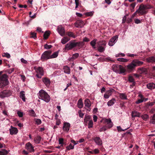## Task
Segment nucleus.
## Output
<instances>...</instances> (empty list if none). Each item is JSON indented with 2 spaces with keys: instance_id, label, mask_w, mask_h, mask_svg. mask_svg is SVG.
<instances>
[{
  "instance_id": "obj_8",
  "label": "nucleus",
  "mask_w": 155,
  "mask_h": 155,
  "mask_svg": "<svg viewBox=\"0 0 155 155\" xmlns=\"http://www.w3.org/2000/svg\"><path fill=\"white\" fill-rule=\"evenodd\" d=\"M118 36L117 35H115L111 38L108 42V45L112 46L114 45L117 40Z\"/></svg>"
},
{
  "instance_id": "obj_40",
  "label": "nucleus",
  "mask_w": 155,
  "mask_h": 155,
  "mask_svg": "<svg viewBox=\"0 0 155 155\" xmlns=\"http://www.w3.org/2000/svg\"><path fill=\"white\" fill-rule=\"evenodd\" d=\"M128 81L131 83L135 82L134 79L132 75H129L128 78Z\"/></svg>"
},
{
  "instance_id": "obj_30",
  "label": "nucleus",
  "mask_w": 155,
  "mask_h": 155,
  "mask_svg": "<svg viewBox=\"0 0 155 155\" xmlns=\"http://www.w3.org/2000/svg\"><path fill=\"white\" fill-rule=\"evenodd\" d=\"M78 106L79 108H81L83 107V104L81 99H80L78 100Z\"/></svg>"
},
{
  "instance_id": "obj_28",
  "label": "nucleus",
  "mask_w": 155,
  "mask_h": 155,
  "mask_svg": "<svg viewBox=\"0 0 155 155\" xmlns=\"http://www.w3.org/2000/svg\"><path fill=\"white\" fill-rule=\"evenodd\" d=\"M146 60L148 62H155V57L154 56H151L147 58Z\"/></svg>"
},
{
  "instance_id": "obj_53",
  "label": "nucleus",
  "mask_w": 155,
  "mask_h": 155,
  "mask_svg": "<svg viewBox=\"0 0 155 155\" xmlns=\"http://www.w3.org/2000/svg\"><path fill=\"white\" fill-rule=\"evenodd\" d=\"M107 127L106 126H104L100 129L99 131L100 132L105 131L107 130Z\"/></svg>"
},
{
  "instance_id": "obj_62",
  "label": "nucleus",
  "mask_w": 155,
  "mask_h": 155,
  "mask_svg": "<svg viewBox=\"0 0 155 155\" xmlns=\"http://www.w3.org/2000/svg\"><path fill=\"white\" fill-rule=\"evenodd\" d=\"M143 100L142 99H138L135 102V103L136 104H139L140 103L143 102Z\"/></svg>"
},
{
  "instance_id": "obj_4",
  "label": "nucleus",
  "mask_w": 155,
  "mask_h": 155,
  "mask_svg": "<svg viewBox=\"0 0 155 155\" xmlns=\"http://www.w3.org/2000/svg\"><path fill=\"white\" fill-rule=\"evenodd\" d=\"M77 44L74 40L71 41L65 45L64 50V51L71 50L75 47L77 45Z\"/></svg>"
},
{
  "instance_id": "obj_11",
  "label": "nucleus",
  "mask_w": 155,
  "mask_h": 155,
  "mask_svg": "<svg viewBox=\"0 0 155 155\" xmlns=\"http://www.w3.org/2000/svg\"><path fill=\"white\" fill-rule=\"evenodd\" d=\"M34 69L35 70L37 74H39L42 75H44V71L43 68L40 67H34Z\"/></svg>"
},
{
  "instance_id": "obj_17",
  "label": "nucleus",
  "mask_w": 155,
  "mask_h": 155,
  "mask_svg": "<svg viewBox=\"0 0 155 155\" xmlns=\"http://www.w3.org/2000/svg\"><path fill=\"white\" fill-rule=\"evenodd\" d=\"M0 81L9 83L8 79V76L6 74H4L1 76L0 77Z\"/></svg>"
},
{
  "instance_id": "obj_60",
  "label": "nucleus",
  "mask_w": 155,
  "mask_h": 155,
  "mask_svg": "<svg viewBox=\"0 0 155 155\" xmlns=\"http://www.w3.org/2000/svg\"><path fill=\"white\" fill-rule=\"evenodd\" d=\"M3 56L6 57L8 58H9L10 57V54L7 53H4L3 54Z\"/></svg>"
},
{
  "instance_id": "obj_36",
  "label": "nucleus",
  "mask_w": 155,
  "mask_h": 155,
  "mask_svg": "<svg viewBox=\"0 0 155 155\" xmlns=\"http://www.w3.org/2000/svg\"><path fill=\"white\" fill-rule=\"evenodd\" d=\"M58 51H56L54 52L52 55L50 54V59L56 58L58 55Z\"/></svg>"
},
{
  "instance_id": "obj_15",
  "label": "nucleus",
  "mask_w": 155,
  "mask_h": 155,
  "mask_svg": "<svg viewBox=\"0 0 155 155\" xmlns=\"http://www.w3.org/2000/svg\"><path fill=\"white\" fill-rule=\"evenodd\" d=\"M75 26L77 28H82L84 25V22L81 20H78L74 23Z\"/></svg>"
},
{
  "instance_id": "obj_14",
  "label": "nucleus",
  "mask_w": 155,
  "mask_h": 155,
  "mask_svg": "<svg viewBox=\"0 0 155 155\" xmlns=\"http://www.w3.org/2000/svg\"><path fill=\"white\" fill-rule=\"evenodd\" d=\"M70 124L68 122H64L63 127V130L65 132H68L70 127Z\"/></svg>"
},
{
  "instance_id": "obj_27",
  "label": "nucleus",
  "mask_w": 155,
  "mask_h": 155,
  "mask_svg": "<svg viewBox=\"0 0 155 155\" xmlns=\"http://www.w3.org/2000/svg\"><path fill=\"white\" fill-rule=\"evenodd\" d=\"M147 87L150 89H153L155 88V84L153 83H150L147 85Z\"/></svg>"
},
{
  "instance_id": "obj_18",
  "label": "nucleus",
  "mask_w": 155,
  "mask_h": 155,
  "mask_svg": "<svg viewBox=\"0 0 155 155\" xmlns=\"http://www.w3.org/2000/svg\"><path fill=\"white\" fill-rule=\"evenodd\" d=\"M26 148L30 152H33L34 147L29 142L27 143L25 145Z\"/></svg>"
},
{
  "instance_id": "obj_42",
  "label": "nucleus",
  "mask_w": 155,
  "mask_h": 155,
  "mask_svg": "<svg viewBox=\"0 0 155 155\" xmlns=\"http://www.w3.org/2000/svg\"><path fill=\"white\" fill-rule=\"evenodd\" d=\"M67 35L69 36L72 37L73 38H74L76 37V36L74 35L73 32H68L67 33Z\"/></svg>"
},
{
  "instance_id": "obj_25",
  "label": "nucleus",
  "mask_w": 155,
  "mask_h": 155,
  "mask_svg": "<svg viewBox=\"0 0 155 155\" xmlns=\"http://www.w3.org/2000/svg\"><path fill=\"white\" fill-rule=\"evenodd\" d=\"M119 96L122 100H127V96L124 93H119Z\"/></svg>"
},
{
  "instance_id": "obj_39",
  "label": "nucleus",
  "mask_w": 155,
  "mask_h": 155,
  "mask_svg": "<svg viewBox=\"0 0 155 155\" xmlns=\"http://www.w3.org/2000/svg\"><path fill=\"white\" fill-rule=\"evenodd\" d=\"M97 41V39H94L93 41H91L90 42L91 45L93 48H95V45Z\"/></svg>"
},
{
  "instance_id": "obj_29",
  "label": "nucleus",
  "mask_w": 155,
  "mask_h": 155,
  "mask_svg": "<svg viewBox=\"0 0 155 155\" xmlns=\"http://www.w3.org/2000/svg\"><path fill=\"white\" fill-rule=\"evenodd\" d=\"M64 71L65 73L67 74H70V68L67 66H64L63 68Z\"/></svg>"
},
{
  "instance_id": "obj_9",
  "label": "nucleus",
  "mask_w": 155,
  "mask_h": 155,
  "mask_svg": "<svg viewBox=\"0 0 155 155\" xmlns=\"http://www.w3.org/2000/svg\"><path fill=\"white\" fill-rule=\"evenodd\" d=\"M57 31L61 36H63L65 35V30L64 28L61 25H60L57 27Z\"/></svg>"
},
{
  "instance_id": "obj_26",
  "label": "nucleus",
  "mask_w": 155,
  "mask_h": 155,
  "mask_svg": "<svg viewBox=\"0 0 155 155\" xmlns=\"http://www.w3.org/2000/svg\"><path fill=\"white\" fill-rule=\"evenodd\" d=\"M70 40V39L67 37H64L61 40V43L63 44H64Z\"/></svg>"
},
{
  "instance_id": "obj_63",
  "label": "nucleus",
  "mask_w": 155,
  "mask_h": 155,
  "mask_svg": "<svg viewBox=\"0 0 155 155\" xmlns=\"http://www.w3.org/2000/svg\"><path fill=\"white\" fill-rule=\"evenodd\" d=\"M135 23L137 24L140 23L141 22V21L138 19H136L134 20Z\"/></svg>"
},
{
  "instance_id": "obj_61",
  "label": "nucleus",
  "mask_w": 155,
  "mask_h": 155,
  "mask_svg": "<svg viewBox=\"0 0 155 155\" xmlns=\"http://www.w3.org/2000/svg\"><path fill=\"white\" fill-rule=\"evenodd\" d=\"M59 143L60 144L62 145L64 143V139L63 138H60L59 139Z\"/></svg>"
},
{
  "instance_id": "obj_41",
  "label": "nucleus",
  "mask_w": 155,
  "mask_h": 155,
  "mask_svg": "<svg viewBox=\"0 0 155 155\" xmlns=\"http://www.w3.org/2000/svg\"><path fill=\"white\" fill-rule=\"evenodd\" d=\"M79 55V54L78 53H76L74 54L72 57L70 58V60L75 59L78 58Z\"/></svg>"
},
{
  "instance_id": "obj_43",
  "label": "nucleus",
  "mask_w": 155,
  "mask_h": 155,
  "mask_svg": "<svg viewBox=\"0 0 155 155\" xmlns=\"http://www.w3.org/2000/svg\"><path fill=\"white\" fill-rule=\"evenodd\" d=\"M143 6L144 8L146 10L147 9H150L153 8V7L151 5L149 4L143 5Z\"/></svg>"
},
{
  "instance_id": "obj_16",
  "label": "nucleus",
  "mask_w": 155,
  "mask_h": 155,
  "mask_svg": "<svg viewBox=\"0 0 155 155\" xmlns=\"http://www.w3.org/2000/svg\"><path fill=\"white\" fill-rule=\"evenodd\" d=\"M10 134L11 135L16 134L18 132V130L16 128L13 127L12 126L9 129Z\"/></svg>"
},
{
  "instance_id": "obj_48",
  "label": "nucleus",
  "mask_w": 155,
  "mask_h": 155,
  "mask_svg": "<svg viewBox=\"0 0 155 155\" xmlns=\"http://www.w3.org/2000/svg\"><path fill=\"white\" fill-rule=\"evenodd\" d=\"M93 122L92 120H90L88 123V128H90L93 127Z\"/></svg>"
},
{
  "instance_id": "obj_57",
  "label": "nucleus",
  "mask_w": 155,
  "mask_h": 155,
  "mask_svg": "<svg viewBox=\"0 0 155 155\" xmlns=\"http://www.w3.org/2000/svg\"><path fill=\"white\" fill-rule=\"evenodd\" d=\"M76 43H78L77 45V46H79V47H80V46L82 47L84 45V44L83 43V42H76Z\"/></svg>"
},
{
  "instance_id": "obj_19",
  "label": "nucleus",
  "mask_w": 155,
  "mask_h": 155,
  "mask_svg": "<svg viewBox=\"0 0 155 155\" xmlns=\"http://www.w3.org/2000/svg\"><path fill=\"white\" fill-rule=\"evenodd\" d=\"M94 140L96 144L99 145H101L102 144V142L101 139L99 137H97L94 138Z\"/></svg>"
},
{
  "instance_id": "obj_46",
  "label": "nucleus",
  "mask_w": 155,
  "mask_h": 155,
  "mask_svg": "<svg viewBox=\"0 0 155 155\" xmlns=\"http://www.w3.org/2000/svg\"><path fill=\"white\" fill-rule=\"evenodd\" d=\"M34 120L35 122V124L38 125L40 124L41 123V121L39 119L35 118Z\"/></svg>"
},
{
  "instance_id": "obj_55",
  "label": "nucleus",
  "mask_w": 155,
  "mask_h": 155,
  "mask_svg": "<svg viewBox=\"0 0 155 155\" xmlns=\"http://www.w3.org/2000/svg\"><path fill=\"white\" fill-rule=\"evenodd\" d=\"M117 128L118 131L119 132H121V131H124L127 129H126L124 130H123L121 128V127L120 126H117Z\"/></svg>"
},
{
  "instance_id": "obj_44",
  "label": "nucleus",
  "mask_w": 155,
  "mask_h": 155,
  "mask_svg": "<svg viewBox=\"0 0 155 155\" xmlns=\"http://www.w3.org/2000/svg\"><path fill=\"white\" fill-rule=\"evenodd\" d=\"M94 13V11H91L89 12H87L85 13V15L87 16H92Z\"/></svg>"
},
{
  "instance_id": "obj_54",
  "label": "nucleus",
  "mask_w": 155,
  "mask_h": 155,
  "mask_svg": "<svg viewBox=\"0 0 155 155\" xmlns=\"http://www.w3.org/2000/svg\"><path fill=\"white\" fill-rule=\"evenodd\" d=\"M44 47L46 49H48L51 48L52 47V46L51 45H48L47 44H46L44 45Z\"/></svg>"
},
{
  "instance_id": "obj_3",
  "label": "nucleus",
  "mask_w": 155,
  "mask_h": 155,
  "mask_svg": "<svg viewBox=\"0 0 155 155\" xmlns=\"http://www.w3.org/2000/svg\"><path fill=\"white\" fill-rule=\"evenodd\" d=\"M112 68L113 71L117 73L122 74L125 72V70L124 67L120 65H113Z\"/></svg>"
},
{
  "instance_id": "obj_12",
  "label": "nucleus",
  "mask_w": 155,
  "mask_h": 155,
  "mask_svg": "<svg viewBox=\"0 0 155 155\" xmlns=\"http://www.w3.org/2000/svg\"><path fill=\"white\" fill-rule=\"evenodd\" d=\"M84 105L86 107V109L89 111H90L91 108L90 107L91 106V104L90 101L88 99H86L84 101Z\"/></svg>"
},
{
  "instance_id": "obj_20",
  "label": "nucleus",
  "mask_w": 155,
  "mask_h": 155,
  "mask_svg": "<svg viewBox=\"0 0 155 155\" xmlns=\"http://www.w3.org/2000/svg\"><path fill=\"white\" fill-rule=\"evenodd\" d=\"M42 81L47 87L50 85L51 82L50 79L46 77L44 78H42Z\"/></svg>"
},
{
  "instance_id": "obj_45",
  "label": "nucleus",
  "mask_w": 155,
  "mask_h": 155,
  "mask_svg": "<svg viewBox=\"0 0 155 155\" xmlns=\"http://www.w3.org/2000/svg\"><path fill=\"white\" fill-rule=\"evenodd\" d=\"M74 146L70 143L68 146H67L66 148L68 150L73 149L74 148Z\"/></svg>"
},
{
  "instance_id": "obj_21",
  "label": "nucleus",
  "mask_w": 155,
  "mask_h": 155,
  "mask_svg": "<svg viewBox=\"0 0 155 155\" xmlns=\"http://www.w3.org/2000/svg\"><path fill=\"white\" fill-rule=\"evenodd\" d=\"M132 116L133 117H140L141 116V114L135 111H133L132 112Z\"/></svg>"
},
{
  "instance_id": "obj_64",
  "label": "nucleus",
  "mask_w": 155,
  "mask_h": 155,
  "mask_svg": "<svg viewBox=\"0 0 155 155\" xmlns=\"http://www.w3.org/2000/svg\"><path fill=\"white\" fill-rule=\"evenodd\" d=\"M155 103H154V101L152 102H149L147 103V105L148 106H153Z\"/></svg>"
},
{
  "instance_id": "obj_49",
  "label": "nucleus",
  "mask_w": 155,
  "mask_h": 155,
  "mask_svg": "<svg viewBox=\"0 0 155 155\" xmlns=\"http://www.w3.org/2000/svg\"><path fill=\"white\" fill-rule=\"evenodd\" d=\"M136 5V3H133L131 4L130 5L131 10L132 12L134 11V9L135 8Z\"/></svg>"
},
{
  "instance_id": "obj_33",
  "label": "nucleus",
  "mask_w": 155,
  "mask_h": 155,
  "mask_svg": "<svg viewBox=\"0 0 155 155\" xmlns=\"http://www.w3.org/2000/svg\"><path fill=\"white\" fill-rule=\"evenodd\" d=\"M107 43L105 41H101L98 42V45L102 46L104 47H106Z\"/></svg>"
},
{
  "instance_id": "obj_6",
  "label": "nucleus",
  "mask_w": 155,
  "mask_h": 155,
  "mask_svg": "<svg viewBox=\"0 0 155 155\" xmlns=\"http://www.w3.org/2000/svg\"><path fill=\"white\" fill-rule=\"evenodd\" d=\"M12 94L11 91L9 90H5L0 92V98L3 99L10 96Z\"/></svg>"
},
{
  "instance_id": "obj_38",
  "label": "nucleus",
  "mask_w": 155,
  "mask_h": 155,
  "mask_svg": "<svg viewBox=\"0 0 155 155\" xmlns=\"http://www.w3.org/2000/svg\"><path fill=\"white\" fill-rule=\"evenodd\" d=\"M117 60L118 61L126 62L128 61V59L124 58H119L117 59Z\"/></svg>"
},
{
  "instance_id": "obj_37",
  "label": "nucleus",
  "mask_w": 155,
  "mask_h": 155,
  "mask_svg": "<svg viewBox=\"0 0 155 155\" xmlns=\"http://www.w3.org/2000/svg\"><path fill=\"white\" fill-rule=\"evenodd\" d=\"M8 153V151L5 149H2L0 151V155H7Z\"/></svg>"
},
{
  "instance_id": "obj_58",
  "label": "nucleus",
  "mask_w": 155,
  "mask_h": 155,
  "mask_svg": "<svg viewBox=\"0 0 155 155\" xmlns=\"http://www.w3.org/2000/svg\"><path fill=\"white\" fill-rule=\"evenodd\" d=\"M78 113L79 117L81 118H83L84 115V114L82 113L81 112V110H79L78 111Z\"/></svg>"
},
{
  "instance_id": "obj_51",
  "label": "nucleus",
  "mask_w": 155,
  "mask_h": 155,
  "mask_svg": "<svg viewBox=\"0 0 155 155\" xmlns=\"http://www.w3.org/2000/svg\"><path fill=\"white\" fill-rule=\"evenodd\" d=\"M150 122L153 124H155V114L153 116L152 118L150 120Z\"/></svg>"
},
{
  "instance_id": "obj_52",
  "label": "nucleus",
  "mask_w": 155,
  "mask_h": 155,
  "mask_svg": "<svg viewBox=\"0 0 155 155\" xmlns=\"http://www.w3.org/2000/svg\"><path fill=\"white\" fill-rule=\"evenodd\" d=\"M31 38H33L35 39L37 38L36 33L34 32H31Z\"/></svg>"
},
{
  "instance_id": "obj_56",
  "label": "nucleus",
  "mask_w": 155,
  "mask_h": 155,
  "mask_svg": "<svg viewBox=\"0 0 155 155\" xmlns=\"http://www.w3.org/2000/svg\"><path fill=\"white\" fill-rule=\"evenodd\" d=\"M90 118H91V117L90 116H89V115H88L87 116H85V117L84 119V120L85 122H87V121L89 120L90 119Z\"/></svg>"
},
{
  "instance_id": "obj_34",
  "label": "nucleus",
  "mask_w": 155,
  "mask_h": 155,
  "mask_svg": "<svg viewBox=\"0 0 155 155\" xmlns=\"http://www.w3.org/2000/svg\"><path fill=\"white\" fill-rule=\"evenodd\" d=\"M9 83L6 82H4L0 81V88H2L5 86L8 85Z\"/></svg>"
},
{
  "instance_id": "obj_5",
  "label": "nucleus",
  "mask_w": 155,
  "mask_h": 155,
  "mask_svg": "<svg viewBox=\"0 0 155 155\" xmlns=\"http://www.w3.org/2000/svg\"><path fill=\"white\" fill-rule=\"evenodd\" d=\"M51 52L52 51L50 50L45 51L41 55V60L42 61H44L50 59V54Z\"/></svg>"
},
{
  "instance_id": "obj_59",
  "label": "nucleus",
  "mask_w": 155,
  "mask_h": 155,
  "mask_svg": "<svg viewBox=\"0 0 155 155\" xmlns=\"http://www.w3.org/2000/svg\"><path fill=\"white\" fill-rule=\"evenodd\" d=\"M17 113L19 117H22L23 116V112H21L19 111H17Z\"/></svg>"
},
{
  "instance_id": "obj_23",
  "label": "nucleus",
  "mask_w": 155,
  "mask_h": 155,
  "mask_svg": "<svg viewBox=\"0 0 155 155\" xmlns=\"http://www.w3.org/2000/svg\"><path fill=\"white\" fill-rule=\"evenodd\" d=\"M138 71L139 73L140 74H146L147 73V69L144 68H139Z\"/></svg>"
},
{
  "instance_id": "obj_50",
  "label": "nucleus",
  "mask_w": 155,
  "mask_h": 155,
  "mask_svg": "<svg viewBox=\"0 0 155 155\" xmlns=\"http://www.w3.org/2000/svg\"><path fill=\"white\" fill-rule=\"evenodd\" d=\"M142 118L144 120H146L149 118V116L147 114H144L141 116Z\"/></svg>"
},
{
  "instance_id": "obj_31",
  "label": "nucleus",
  "mask_w": 155,
  "mask_h": 155,
  "mask_svg": "<svg viewBox=\"0 0 155 155\" xmlns=\"http://www.w3.org/2000/svg\"><path fill=\"white\" fill-rule=\"evenodd\" d=\"M105 47L102 46L98 45V50L100 52H102L104 51L105 50Z\"/></svg>"
},
{
  "instance_id": "obj_10",
  "label": "nucleus",
  "mask_w": 155,
  "mask_h": 155,
  "mask_svg": "<svg viewBox=\"0 0 155 155\" xmlns=\"http://www.w3.org/2000/svg\"><path fill=\"white\" fill-rule=\"evenodd\" d=\"M115 91L114 89L110 88L109 90L107 91L106 93L104 94V97L106 99L108 98L110 96H111L112 93Z\"/></svg>"
},
{
  "instance_id": "obj_24",
  "label": "nucleus",
  "mask_w": 155,
  "mask_h": 155,
  "mask_svg": "<svg viewBox=\"0 0 155 155\" xmlns=\"http://www.w3.org/2000/svg\"><path fill=\"white\" fill-rule=\"evenodd\" d=\"M116 102V100L115 98H112L107 103V105L108 106H111L114 104Z\"/></svg>"
},
{
  "instance_id": "obj_13",
  "label": "nucleus",
  "mask_w": 155,
  "mask_h": 155,
  "mask_svg": "<svg viewBox=\"0 0 155 155\" xmlns=\"http://www.w3.org/2000/svg\"><path fill=\"white\" fill-rule=\"evenodd\" d=\"M104 122L105 123H106L107 126H106L107 128H111L113 125V124L110 119H105L104 120Z\"/></svg>"
},
{
  "instance_id": "obj_2",
  "label": "nucleus",
  "mask_w": 155,
  "mask_h": 155,
  "mask_svg": "<svg viewBox=\"0 0 155 155\" xmlns=\"http://www.w3.org/2000/svg\"><path fill=\"white\" fill-rule=\"evenodd\" d=\"M39 98L45 102L48 103L50 100V97L48 94L45 91L41 89L38 94Z\"/></svg>"
},
{
  "instance_id": "obj_22",
  "label": "nucleus",
  "mask_w": 155,
  "mask_h": 155,
  "mask_svg": "<svg viewBox=\"0 0 155 155\" xmlns=\"http://www.w3.org/2000/svg\"><path fill=\"white\" fill-rule=\"evenodd\" d=\"M25 92L24 91H21L20 92L19 94V97L23 101H25Z\"/></svg>"
},
{
  "instance_id": "obj_1",
  "label": "nucleus",
  "mask_w": 155,
  "mask_h": 155,
  "mask_svg": "<svg viewBox=\"0 0 155 155\" xmlns=\"http://www.w3.org/2000/svg\"><path fill=\"white\" fill-rule=\"evenodd\" d=\"M143 63V61L138 59H135L132 61L131 63L127 66V69L129 71H132L135 69L136 67L142 65Z\"/></svg>"
},
{
  "instance_id": "obj_35",
  "label": "nucleus",
  "mask_w": 155,
  "mask_h": 155,
  "mask_svg": "<svg viewBox=\"0 0 155 155\" xmlns=\"http://www.w3.org/2000/svg\"><path fill=\"white\" fill-rule=\"evenodd\" d=\"M29 115L31 116L34 117H36L35 112L32 109L29 110Z\"/></svg>"
},
{
  "instance_id": "obj_32",
  "label": "nucleus",
  "mask_w": 155,
  "mask_h": 155,
  "mask_svg": "<svg viewBox=\"0 0 155 155\" xmlns=\"http://www.w3.org/2000/svg\"><path fill=\"white\" fill-rule=\"evenodd\" d=\"M41 139V137L39 136H38L34 139V141L35 143H39L40 142Z\"/></svg>"
},
{
  "instance_id": "obj_7",
  "label": "nucleus",
  "mask_w": 155,
  "mask_h": 155,
  "mask_svg": "<svg viewBox=\"0 0 155 155\" xmlns=\"http://www.w3.org/2000/svg\"><path fill=\"white\" fill-rule=\"evenodd\" d=\"M139 15H143L147 13V11L144 8L143 4L140 5L139 8L137 10Z\"/></svg>"
},
{
  "instance_id": "obj_47",
  "label": "nucleus",
  "mask_w": 155,
  "mask_h": 155,
  "mask_svg": "<svg viewBox=\"0 0 155 155\" xmlns=\"http://www.w3.org/2000/svg\"><path fill=\"white\" fill-rule=\"evenodd\" d=\"M50 33L49 31H46L44 34V36L45 39H47L50 35Z\"/></svg>"
}]
</instances>
